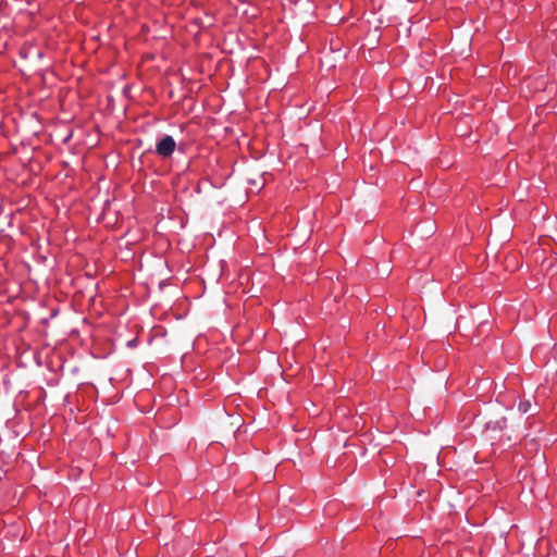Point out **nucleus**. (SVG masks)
I'll use <instances>...</instances> for the list:
<instances>
[{"mask_svg": "<svg viewBox=\"0 0 557 557\" xmlns=\"http://www.w3.org/2000/svg\"><path fill=\"white\" fill-rule=\"evenodd\" d=\"M532 404L529 399L521 400L518 405V410L521 413H528L531 410Z\"/></svg>", "mask_w": 557, "mask_h": 557, "instance_id": "obj_4", "label": "nucleus"}, {"mask_svg": "<svg viewBox=\"0 0 557 557\" xmlns=\"http://www.w3.org/2000/svg\"><path fill=\"white\" fill-rule=\"evenodd\" d=\"M21 57H22V58H27V53H26L24 50H22V51H21Z\"/></svg>", "mask_w": 557, "mask_h": 557, "instance_id": "obj_5", "label": "nucleus"}, {"mask_svg": "<svg viewBox=\"0 0 557 557\" xmlns=\"http://www.w3.org/2000/svg\"><path fill=\"white\" fill-rule=\"evenodd\" d=\"M176 149V141L171 135L162 136L156 144L154 152L163 158H170Z\"/></svg>", "mask_w": 557, "mask_h": 557, "instance_id": "obj_1", "label": "nucleus"}, {"mask_svg": "<svg viewBox=\"0 0 557 557\" xmlns=\"http://www.w3.org/2000/svg\"><path fill=\"white\" fill-rule=\"evenodd\" d=\"M522 436V432H519L516 428H511L510 433H504L499 436L498 441L502 443V445L510 446L513 442L520 440Z\"/></svg>", "mask_w": 557, "mask_h": 557, "instance_id": "obj_2", "label": "nucleus"}, {"mask_svg": "<svg viewBox=\"0 0 557 557\" xmlns=\"http://www.w3.org/2000/svg\"><path fill=\"white\" fill-rule=\"evenodd\" d=\"M508 430V420L507 418H500L494 421H488L486 423V431L495 432H505Z\"/></svg>", "mask_w": 557, "mask_h": 557, "instance_id": "obj_3", "label": "nucleus"}]
</instances>
